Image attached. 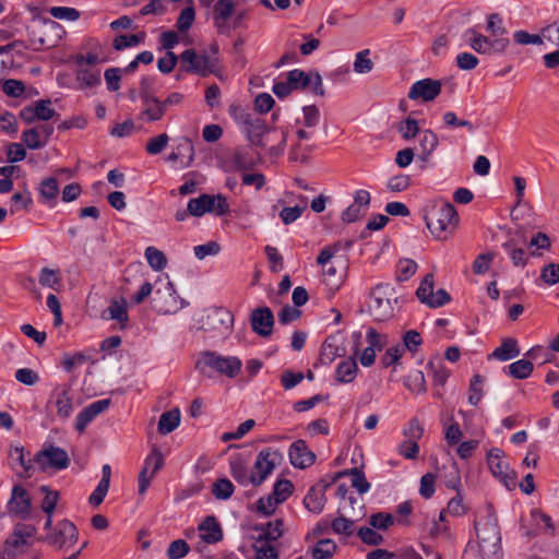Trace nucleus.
Returning <instances> with one entry per match:
<instances>
[{
	"instance_id": "1",
	"label": "nucleus",
	"mask_w": 559,
	"mask_h": 559,
	"mask_svg": "<svg viewBox=\"0 0 559 559\" xmlns=\"http://www.w3.org/2000/svg\"><path fill=\"white\" fill-rule=\"evenodd\" d=\"M427 228L438 240H445L455 230L459 216L455 207L442 200L431 201L424 209Z\"/></svg>"
},
{
	"instance_id": "2",
	"label": "nucleus",
	"mask_w": 559,
	"mask_h": 559,
	"mask_svg": "<svg viewBox=\"0 0 559 559\" xmlns=\"http://www.w3.org/2000/svg\"><path fill=\"white\" fill-rule=\"evenodd\" d=\"M62 27L53 20L36 15L27 26L28 44L33 50L50 49L61 39Z\"/></svg>"
},
{
	"instance_id": "3",
	"label": "nucleus",
	"mask_w": 559,
	"mask_h": 559,
	"mask_svg": "<svg viewBox=\"0 0 559 559\" xmlns=\"http://www.w3.org/2000/svg\"><path fill=\"white\" fill-rule=\"evenodd\" d=\"M212 53L202 51L198 53L194 49H187L180 55V70L205 78L214 73L218 67V47L216 44L210 47Z\"/></svg>"
},
{
	"instance_id": "4",
	"label": "nucleus",
	"mask_w": 559,
	"mask_h": 559,
	"mask_svg": "<svg viewBox=\"0 0 559 559\" xmlns=\"http://www.w3.org/2000/svg\"><path fill=\"white\" fill-rule=\"evenodd\" d=\"M252 547L255 559H278L277 548L284 532L281 526H253Z\"/></svg>"
},
{
	"instance_id": "5",
	"label": "nucleus",
	"mask_w": 559,
	"mask_h": 559,
	"mask_svg": "<svg viewBox=\"0 0 559 559\" xmlns=\"http://www.w3.org/2000/svg\"><path fill=\"white\" fill-rule=\"evenodd\" d=\"M229 112L234 116L236 122L246 133L251 145L263 147V135L267 132V126L263 118L258 114L242 110L239 106L231 105Z\"/></svg>"
},
{
	"instance_id": "6",
	"label": "nucleus",
	"mask_w": 559,
	"mask_h": 559,
	"mask_svg": "<svg viewBox=\"0 0 559 559\" xmlns=\"http://www.w3.org/2000/svg\"><path fill=\"white\" fill-rule=\"evenodd\" d=\"M241 361L235 356L224 357L215 352L205 350L200 354L195 362V368L206 374V369H211L222 376L235 378L241 370Z\"/></svg>"
},
{
	"instance_id": "7",
	"label": "nucleus",
	"mask_w": 559,
	"mask_h": 559,
	"mask_svg": "<svg viewBox=\"0 0 559 559\" xmlns=\"http://www.w3.org/2000/svg\"><path fill=\"white\" fill-rule=\"evenodd\" d=\"M34 463L38 465L41 472L66 469L70 464L68 453L56 445L47 444L39 450L34 459Z\"/></svg>"
},
{
	"instance_id": "8",
	"label": "nucleus",
	"mask_w": 559,
	"mask_h": 559,
	"mask_svg": "<svg viewBox=\"0 0 559 559\" xmlns=\"http://www.w3.org/2000/svg\"><path fill=\"white\" fill-rule=\"evenodd\" d=\"M392 288L389 285H378L371 294L370 313L377 321H385L393 317Z\"/></svg>"
},
{
	"instance_id": "9",
	"label": "nucleus",
	"mask_w": 559,
	"mask_h": 559,
	"mask_svg": "<svg viewBox=\"0 0 559 559\" xmlns=\"http://www.w3.org/2000/svg\"><path fill=\"white\" fill-rule=\"evenodd\" d=\"M281 460L282 454L277 450L266 449L260 451L251 471V485H261Z\"/></svg>"
},
{
	"instance_id": "10",
	"label": "nucleus",
	"mask_w": 559,
	"mask_h": 559,
	"mask_svg": "<svg viewBox=\"0 0 559 559\" xmlns=\"http://www.w3.org/2000/svg\"><path fill=\"white\" fill-rule=\"evenodd\" d=\"M487 463L491 474L497 477L508 489L515 488L516 474L510 469L508 463L503 460V452L499 449H492L487 454Z\"/></svg>"
},
{
	"instance_id": "11",
	"label": "nucleus",
	"mask_w": 559,
	"mask_h": 559,
	"mask_svg": "<svg viewBox=\"0 0 559 559\" xmlns=\"http://www.w3.org/2000/svg\"><path fill=\"white\" fill-rule=\"evenodd\" d=\"M72 386L69 383H61L53 388L46 407H56L57 416L61 420L68 419L73 412Z\"/></svg>"
},
{
	"instance_id": "12",
	"label": "nucleus",
	"mask_w": 559,
	"mask_h": 559,
	"mask_svg": "<svg viewBox=\"0 0 559 559\" xmlns=\"http://www.w3.org/2000/svg\"><path fill=\"white\" fill-rule=\"evenodd\" d=\"M234 317L230 311L218 308L207 312L201 320L200 329L205 332H216L221 335L230 333Z\"/></svg>"
},
{
	"instance_id": "13",
	"label": "nucleus",
	"mask_w": 559,
	"mask_h": 559,
	"mask_svg": "<svg viewBox=\"0 0 559 559\" xmlns=\"http://www.w3.org/2000/svg\"><path fill=\"white\" fill-rule=\"evenodd\" d=\"M366 515L365 506L361 499L349 497V500L341 501L338 507V518L334 519L331 524H356Z\"/></svg>"
},
{
	"instance_id": "14",
	"label": "nucleus",
	"mask_w": 559,
	"mask_h": 559,
	"mask_svg": "<svg viewBox=\"0 0 559 559\" xmlns=\"http://www.w3.org/2000/svg\"><path fill=\"white\" fill-rule=\"evenodd\" d=\"M164 465V457L162 452L153 447L151 453L147 455L144 466L139 474V492L143 495L150 486L151 479Z\"/></svg>"
},
{
	"instance_id": "15",
	"label": "nucleus",
	"mask_w": 559,
	"mask_h": 559,
	"mask_svg": "<svg viewBox=\"0 0 559 559\" xmlns=\"http://www.w3.org/2000/svg\"><path fill=\"white\" fill-rule=\"evenodd\" d=\"M475 532L479 548L485 555L499 554L501 543L499 526H475Z\"/></svg>"
},
{
	"instance_id": "16",
	"label": "nucleus",
	"mask_w": 559,
	"mask_h": 559,
	"mask_svg": "<svg viewBox=\"0 0 559 559\" xmlns=\"http://www.w3.org/2000/svg\"><path fill=\"white\" fill-rule=\"evenodd\" d=\"M508 46L509 39L506 37L490 39L477 32H473V37L469 40V47L481 55L502 53L507 50Z\"/></svg>"
},
{
	"instance_id": "17",
	"label": "nucleus",
	"mask_w": 559,
	"mask_h": 559,
	"mask_svg": "<svg viewBox=\"0 0 559 559\" xmlns=\"http://www.w3.org/2000/svg\"><path fill=\"white\" fill-rule=\"evenodd\" d=\"M9 511L15 514L20 520H26L31 513L32 499L27 490L21 486L15 485L12 488L11 498L8 502Z\"/></svg>"
},
{
	"instance_id": "18",
	"label": "nucleus",
	"mask_w": 559,
	"mask_h": 559,
	"mask_svg": "<svg viewBox=\"0 0 559 559\" xmlns=\"http://www.w3.org/2000/svg\"><path fill=\"white\" fill-rule=\"evenodd\" d=\"M441 88L442 84L439 80L423 79L412 85L408 92V98L413 100L423 99L424 102H431L440 95Z\"/></svg>"
},
{
	"instance_id": "19",
	"label": "nucleus",
	"mask_w": 559,
	"mask_h": 559,
	"mask_svg": "<svg viewBox=\"0 0 559 559\" xmlns=\"http://www.w3.org/2000/svg\"><path fill=\"white\" fill-rule=\"evenodd\" d=\"M44 539L37 536L36 526H19L5 540V545L20 552L33 546L36 540Z\"/></svg>"
},
{
	"instance_id": "20",
	"label": "nucleus",
	"mask_w": 559,
	"mask_h": 559,
	"mask_svg": "<svg viewBox=\"0 0 559 559\" xmlns=\"http://www.w3.org/2000/svg\"><path fill=\"white\" fill-rule=\"evenodd\" d=\"M287 79L294 90H304L312 84V90L316 94L321 96L324 95L322 78L318 72L308 74L302 70L295 69L288 72Z\"/></svg>"
},
{
	"instance_id": "21",
	"label": "nucleus",
	"mask_w": 559,
	"mask_h": 559,
	"mask_svg": "<svg viewBox=\"0 0 559 559\" xmlns=\"http://www.w3.org/2000/svg\"><path fill=\"white\" fill-rule=\"evenodd\" d=\"M45 527L48 528L49 532L44 536V540L59 548L73 545L79 538L76 526H63L60 530H58V526Z\"/></svg>"
},
{
	"instance_id": "22",
	"label": "nucleus",
	"mask_w": 559,
	"mask_h": 559,
	"mask_svg": "<svg viewBox=\"0 0 559 559\" xmlns=\"http://www.w3.org/2000/svg\"><path fill=\"white\" fill-rule=\"evenodd\" d=\"M154 308L158 313L168 314L178 309V297L174 284L168 282L165 289H157L153 298Z\"/></svg>"
},
{
	"instance_id": "23",
	"label": "nucleus",
	"mask_w": 559,
	"mask_h": 559,
	"mask_svg": "<svg viewBox=\"0 0 559 559\" xmlns=\"http://www.w3.org/2000/svg\"><path fill=\"white\" fill-rule=\"evenodd\" d=\"M250 323L252 330L260 336H269L274 325V316L270 308L261 307L251 312Z\"/></svg>"
},
{
	"instance_id": "24",
	"label": "nucleus",
	"mask_w": 559,
	"mask_h": 559,
	"mask_svg": "<svg viewBox=\"0 0 559 559\" xmlns=\"http://www.w3.org/2000/svg\"><path fill=\"white\" fill-rule=\"evenodd\" d=\"M142 110L139 119L145 122L159 121L164 115L165 109L162 105V100L157 97L150 95L148 93L141 94Z\"/></svg>"
},
{
	"instance_id": "25",
	"label": "nucleus",
	"mask_w": 559,
	"mask_h": 559,
	"mask_svg": "<svg viewBox=\"0 0 559 559\" xmlns=\"http://www.w3.org/2000/svg\"><path fill=\"white\" fill-rule=\"evenodd\" d=\"M290 463L298 468H307L314 463L316 454L310 451L304 440L295 441L289 448Z\"/></svg>"
},
{
	"instance_id": "26",
	"label": "nucleus",
	"mask_w": 559,
	"mask_h": 559,
	"mask_svg": "<svg viewBox=\"0 0 559 559\" xmlns=\"http://www.w3.org/2000/svg\"><path fill=\"white\" fill-rule=\"evenodd\" d=\"M110 405L109 399L99 400L93 402L88 406H86L82 412H80L76 416L75 420V429L80 432H83L86 426L99 414L105 412Z\"/></svg>"
},
{
	"instance_id": "27",
	"label": "nucleus",
	"mask_w": 559,
	"mask_h": 559,
	"mask_svg": "<svg viewBox=\"0 0 559 559\" xmlns=\"http://www.w3.org/2000/svg\"><path fill=\"white\" fill-rule=\"evenodd\" d=\"M100 317L104 320H115L120 323L121 328H124L129 321L127 300L123 297L112 298Z\"/></svg>"
},
{
	"instance_id": "28",
	"label": "nucleus",
	"mask_w": 559,
	"mask_h": 559,
	"mask_svg": "<svg viewBox=\"0 0 559 559\" xmlns=\"http://www.w3.org/2000/svg\"><path fill=\"white\" fill-rule=\"evenodd\" d=\"M329 486V484L318 483L317 485L310 488V490L304 498V504L309 511L313 513H319L323 510V507L325 504L324 492Z\"/></svg>"
},
{
	"instance_id": "29",
	"label": "nucleus",
	"mask_w": 559,
	"mask_h": 559,
	"mask_svg": "<svg viewBox=\"0 0 559 559\" xmlns=\"http://www.w3.org/2000/svg\"><path fill=\"white\" fill-rule=\"evenodd\" d=\"M521 243H526L522 231H516L507 242L503 248L509 252L514 266H524L526 264L525 251L519 247Z\"/></svg>"
},
{
	"instance_id": "30",
	"label": "nucleus",
	"mask_w": 559,
	"mask_h": 559,
	"mask_svg": "<svg viewBox=\"0 0 559 559\" xmlns=\"http://www.w3.org/2000/svg\"><path fill=\"white\" fill-rule=\"evenodd\" d=\"M111 467L105 464L102 467V479L95 490L88 497V503L93 507H98L105 499L110 485Z\"/></svg>"
},
{
	"instance_id": "31",
	"label": "nucleus",
	"mask_w": 559,
	"mask_h": 559,
	"mask_svg": "<svg viewBox=\"0 0 559 559\" xmlns=\"http://www.w3.org/2000/svg\"><path fill=\"white\" fill-rule=\"evenodd\" d=\"M520 355V348L518 342L513 337H507L502 340V343L497 347L491 356L498 360L507 361L513 359Z\"/></svg>"
},
{
	"instance_id": "32",
	"label": "nucleus",
	"mask_w": 559,
	"mask_h": 559,
	"mask_svg": "<svg viewBox=\"0 0 559 559\" xmlns=\"http://www.w3.org/2000/svg\"><path fill=\"white\" fill-rule=\"evenodd\" d=\"M467 508L463 503V499L460 496L452 498L447 509L440 512V521L449 522L457 520L460 516L466 513Z\"/></svg>"
},
{
	"instance_id": "33",
	"label": "nucleus",
	"mask_w": 559,
	"mask_h": 559,
	"mask_svg": "<svg viewBox=\"0 0 559 559\" xmlns=\"http://www.w3.org/2000/svg\"><path fill=\"white\" fill-rule=\"evenodd\" d=\"M180 424V411L173 408L160 415L158 420V432L160 435H168L174 431Z\"/></svg>"
},
{
	"instance_id": "34",
	"label": "nucleus",
	"mask_w": 559,
	"mask_h": 559,
	"mask_svg": "<svg viewBox=\"0 0 559 559\" xmlns=\"http://www.w3.org/2000/svg\"><path fill=\"white\" fill-rule=\"evenodd\" d=\"M344 353V348L340 347L336 341L330 337L323 343L321 347L320 361L323 365H330L336 357L343 356Z\"/></svg>"
},
{
	"instance_id": "35",
	"label": "nucleus",
	"mask_w": 559,
	"mask_h": 559,
	"mask_svg": "<svg viewBox=\"0 0 559 559\" xmlns=\"http://www.w3.org/2000/svg\"><path fill=\"white\" fill-rule=\"evenodd\" d=\"M358 366L355 358L342 361L336 368V380L341 383H349L357 376Z\"/></svg>"
},
{
	"instance_id": "36",
	"label": "nucleus",
	"mask_w": 559,
	"mask_h": 559,
	"mask_svg": "<svg viewBox=\"0 0 559 559\" xmlns=\"http://www.w3.org/2000/svg\"><path fill=\"white\" fill-rule=\"evenodd\" d=\"M39 490L44 495L41 509L47 514L46 524H51V514L56 509L59 499V492L51 490L48 486H40Z\"/></svg>"
},
{
	"instance_id": "37",
	"label": "nucleus",
	"mask_w": 559,
	"mask_h": 559,
	"mask_svg": "<svg viewBox=\"0 0 559 559\" xmlns=\"http://www.w3.org/2000/svg\"><path fill=\"white\" fill-rule=\"evenodd\" d=\"M213 205L214 200H212L211 195L202 194L189 201L188 212L193 216H202L206 212H212Z\"/></svg>"
},
{
	"instance_id": "38",
	"label": "nucleus",
	"mask_w": 559,
	"mask_h": 559,
	"mask_svg": "<svg viewBox=\"0 0 559 559\" xmlns=\"http://www.w3.org/2000/svg\"><path fill=\"white\" fill-rule=\"evenodd\" d=\"M230 473L238 484L242 486L251 484V473L248 474L247 466L240 456H236L230 461Z\"/></svg>"
},
{
	"instance_id": "39",
	"label": "nucleus",
	"mask_w": 559,
	"mask_h": 559,
	"mask_svg": "<svg viewBox=\"0 0 559 559\" xmlns=\"http://www.w3.org/2000/svg\"><path fill=\"white\" fill-rule=\"evenodd\" d=\"M419 134V145L421 148L420 158L423 160H428V158L430 157V155L438 145V136L431 130H424Z\"/></svg>"
},
{
	"instance_id": "40",
	"label": "nucleus",
	"mask_w": 559,
	"mask_h": 559,
	"mask_svg": "<svg viewBox=\"0 0 559 559\" xmlns=\"http://www.w3.org/2000/svg\"><path fill=\"white\" fill-rule=\"evenodd\" d=\"M235 4L233 0H217L214 5V21L217 26H222L234 13Z\"/></svg>"
},
{
	"instance_id": "41",
	"label": "nucleus",
	"mask_w": 559,
	"mask_h": 559,
	"mask_svg": "<svg viewBox=\"0 0 559 559\" xmlns=\"http://www.w3.org/2000/svg\"><path fill=\"white\" fill-rule=\"evenodd\" d=\"M336 550V544L329 538L319 539L311 549L313 559H331Z\"/></svg>"
},
{
	"instance_id": "42",
	"label": "nucleus",
	"mask_w": 559,
	"mask_h": 559,
	"mask_svg": "<svg viewBox=\"0 0 559 559\" xmlns=\"http://www.w3.org/2000/svg\"><path fill=\"white\" fill-rule=\"evenodd\" d=\"M9 456H10L12 466L20 465L23 468L24 472H23V474H20V477L26 478V477L31 476L29 471L33 467L32 461L25 460L23 447H20V445L12 447L9 452Z\"/></svg>"
},
{
	"instance_id": "43",
	"label": "nucleus",
	"mask_w": 559,
	"mask_h": 559,
	"mask_svg": "<svg viewBox=\"0 0 559 559\" xmlns=\"http://www.w3.org/2000/svg\"><path fill=\"white\" fill-rule=\"evenodd\" d=\"M428 368L432 372L435 385H444L448 378L450 377V370L443 365L440 358H431L428 361Z\"/></svg>"
},
{
	"instance_id": "44",
	"label": "nucleus",
	"mask_w": 559,
	"mask_h": 559,
	"mask_svg": "<svg viewBox=\"0 0 559 559\" xmlns=\"http://www.w3.org/2000/svg\"><path fill=\"white\" fill-rule=\"evenodd\" d=\"M508 370L509 374L514 379H527L534 370V365L530 360L520 359L509 365Z\"/></svg>"
},
{
	"instance_id": "45",
	"label": "nucleus",
	"mask_w": 559,
	"mask_h": 559,
	"mask_svg": "<svg viewBox=\"0 0 559 559\" xmlns=\"http://www.w3.org/2000/svg\"><path fill=\"white\" fill-rule=\"evenodd\" d=\"M145 38V33L141 32L132 35H119L114 38L112 47L117 51H121L128 47H134L141 44Z\"/></svg>"
},
{
	"instance_id": "46",
	"label": "nucleus",
	"mask_w": 559,
	"mask_h": 559,
	"mask_svg": "<svg viewBox=\"0 0 559 559\" xmlns=\"http://www.w3.org/2000/svg\"><path fill=\"white\" fill-rule=\"evenodd\" d=\"M405 385L408 390L416 394H424L427 391L425 374L420 370H416L407 376Z\"/></svg>"
},
{
	"instance_id": "47",
	"label": "nucleus",
	"mask_w": 559,
	"mask_h": 559,
	"mask_svg": "<svg viewBox=\"0 0 559 559\" xmlns=\"http://www.w3.org/2000/svg\"><path fill=\"white\" fill-rule=\"evenodd\" d=\"M370 50L364 49L356 53L354 61V71L358 74L371 72L373 69V61L369 58Z\"/></svg>"
},
{
	"instance_id": "48",
	"label": "nucleus",
	"mask_w": 559,
	"mask_h": 559,
	"mask_svg": "<svg viewBox=\"0 0 559 559\" xmlns=\"http://www.w3.org/2000/svg\"><path fill=\"white\" fill-rule=\"evenodd\" d=\"M178 152H173L168 155V160L176 162L180 156L187 155L186 166H189L194 159V147L189 139H183L177 147Z\"/></svg>"
},
{
	"instance_id": "49",
	"label": "nucleus",
	"mask_w": 559,
	"mask_h": 559,
	"mask_svg": "<svg viewBox=\"0 0 559 559\" xmlns=\"http://www.w3.org/2000/svg\"><path fill=\"white\" fill-rule=\"evenodd\" d=\"M338 475H350L352 476V486L355 487L359 493H365L369 490L370 484L367 481L365 474L362 471L357 467L344 471Z\"/></svg>"
},
{
	"instance_id": "50",
	"label": "nucleus",
	"mask_w": 559,
	"mask_h": 559,
	"mask_svg": "<svg viewBox=\"0 0 559 559\" xmlns=\"http://www.w3.org/2000/svg\"><path fill=\"white\" fill-rule=\"evenodd\" d=\"M397 131L405 141H408L419 134L420 128L416 119L407 117L400 122Z\"/></svg>"
},
{
	"instance_id": "51",
	"label": "nucleus",
	"mask_w": 559,
	"mask_h": 559,
	"mask_svg": "<svg viewBox=\"0 0 559 559\" xmlns=\"http://www.w3.org/2000/svg\"><path fill=\"white\" fill-rule=\"evenodd\" d=\"M145 257L151 267L155 271H162L167 264L165 254L154 247L146 248Z\"/></svg>"
},
{
	"instance_id": "52",
	"label": "nucleus",
	"mask_w": 559,
	"mask_h": 559,
	"mask_svg": "<svg viewBox=\"0 0 559 559\" xmlns=\"http://www.w3.org/2000/svg\"><path fill=\"white\" fill-rule=\"evenodd\" d=\"M76 80L81 88L94 87L100 83V75L98 71L80 69L78 71Z\"/></svg>"
},
{
	"instance_id": "53",
	"label": "nucleus",
	"mask_w": 559,
	"mask_h": 559,
	"mask_svg": "<svg viewBox=\"0 0 559 559\" xmlns=\"http://www.w3.org/2000/svg\"><path fill=\"white\" fill-rule=\"evenodd\" d=\"M433 286H435L433 274L429 273L423 278L419 287L417 288L416 295H417L418 299L423 304H426L427 306H428L429 298L431 297V295L433 293Z\"/></svg>"
},
{
	"instance_id": "54",
	"label": "nucleus",
	"mask_w": 559,
	"mask_h": 559,
	"mask_svg": "<svg viewBox=\"0 0 559 559\" xmlns=\"http://www.w3.org/2000/svg\"><path fill=\"white\" fill-rule=\"evenodd\" d=\"M22 141L29 150L40 148L46 145V141L40 139V133L38 128H32L25 130L22 133Z\"/></svg>"
},
{
	"instance_id": "55",
	"label": "nucleus",
	"mask_w": 559,
	"mask_h": 559,
	"mask_svg": "<svg viewBox=\"0 0 559 559\" xmlns=\"http://www.w3.org/2000/svg\"><path fill=\"white\" fill-rule=\"evenodd\" d=\"M35 115L37 116L38 120H50L55 116H58L56 110L51 107V100L50 99H40L36 102L34 105Z\"/></svg>"
},
{
	"instance_id": "56",
	"label": "nucleus",
	"mask_w": 559,
	"mask_h": 559,
	"mask_svg": "<svg viewBox=\"0 0 559 559\" xmlns=\"http://www.w3.org/2000/svg\"><path fill=\"white\" fill-rule=\"evenodd\" d=\"M39 192L45 200H55L59 193V185L57 179L52 177L44 179L40 183Z\"/></svg>"
},
{
	"instance_id": "57",
	"label": "nucleus",
	"mask_w": 559,
	"mask_h": 559,
	"mask_svg": "<svg viewBox=\"0 0 559 559\" xmlns=\"http://www.w3.org/2000/svg\"><path fill=\"white\" fill-rule=\"evenodd\" d=\"M200 538L206 544H215L223 538L221 526H198Z\"/></svg>"
},
{
	"instance_id": "58",
	"label": "nucleus",
	"mask_w": 559,
	"mask_h": 559,
	"mask_svg": "<svg viewBox=\"0 0 559 559\" xmlns=\"http://www.w3.org/2000/svg\"><path fill=\"white\" fill-rule=\"evenodd\" d=\"M39 284L56 289L60 285L61 278L57 271L44 267L39 273Z\"/></svg>"
},
{
	"instance_id": "59",
	"label": "nucleus",
	"mask_w": 559,
	"mask_h": 559,
	"mask_svg": "<svg viewBox=\"0 0 559 559\" xmlns=\"http://www.w3.org/2000/svg\"><path fill=\"white\" fill-rule=\"evenodd\" d=\"M293 484L288 479L277 480L274 485L272 493L276 497L274 498L277 502L283 503L293 492Z\"/></svg>"
},
{
	"instance_id": "60",
	"label": "nucleus",
	"mask_w": 559,
	"mask_h": 559,
	"mask_svg": "<svg viewBox=\"0 0 559 559\" xmlns=\"http://www.w3.org/2000/svg\"><path fill=\"white\" fill-rule=\"evenodd\" d=\"M212 492L217 499H228L234 492V485L228 479H218L213 484Z\"/></svg>"
},
{
	"instance_id": "61",
	"label": "nucleus",
	"mask_w": 559,
	"mask_h": 559,
	"mask_svg": "<svg viewBox=\"0 0 559 559\" xmlns=\"http://www.w3.org/2000/svg\"><path fill=\"white\" fill-rule=\"evenodd\" d=\"M87 360L88 357L83 353L66 354L62 357L61 365L67 372H71L75 367L84 365Z\"/></svg>"
},
{
	"instance_id": "62",
	"label": "nucleus",
	"mask_w": 559,
	"mask_h": 559,
	"mask_svg": "<svg viewBox=\"0 0 559 559\" xmlns=\"http://www.w3.org/2000/svg\"><path fill=\"white\" fill-rule=\"evenodd\" d=\"M357 534L360 539L368 545L377 546L383 542L382 535L369 526H360Z\"/></svg>"
},
{
	"instance_id": "63",
	"label": "nucleus",
	"mask_w": 559,
	"mask_h": 559,
	"mask_svg": "<svg viewBox=\"0 0 559 559\" xmlns=\"http://www.w3.org/2000/svg\"><path fill=\"white\" fill-rule=\"evenodd\" d=\"M169 136L166 133H162L155 138L150 139L145 145V148L148 154L156 155L167 146Z\"/></svg>"
},
{
	"instance_id": "64",
	"label": "nucleus",
	"mask_w": 559,
	"mask_h": 559,
	"mask_svg": "<svg viewBox=\"0 0 559 559\" xmlns=\"http://www.w3.org/2000/svg\"><path fill=\"white\" fill-rule=\"evenodd\" d=\"M189 545L183 539H176L170 543L167 556L170 559H181L189 552Z\"/></svg>"
}]
</instances>
